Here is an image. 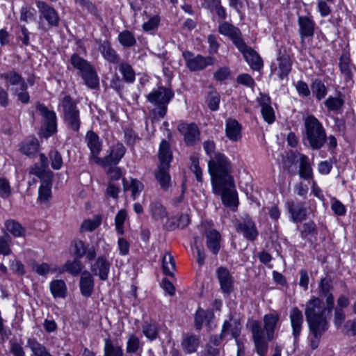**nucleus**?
Masks as SVG:
<instances>
[{
    "label": "nucleus",
    "mask_w": 356,
    "mask_h": 356,
    "mask_svg": "<svg viewBox=\"0 0 356 356\" xmlns=\"http://www.w3.org/2000/svg\"><path fill=\"white\" fill-rule=\"evenodd\" d=\"M101 222L102 218L98 216H95L92 219L85 220L80 227V232L81 233L86 232H92L101 225Z\"/></svg>",
    "instance_id": "obj_47"
},
{
    "label": "nucleus",
    "mask_w": 356,
    "mask_h": 356,
    "mask_svg": "<svg viewBox=\"0 0 356 356\" xmlns=\"http://www.w3.org/2000/svg\"><path fill=\"white\" fill-rule=\"evenodd\" d=\"M49 157L51 162V167L54 170H59L63 165V159L60 154L58 151H52L49 153Z\"/></svg>",
    "instance_id": "obj_63"
},
{
    "label": "nucleus",
    "mask_w": 356,
    "mask_h": 356,
    "mask_svg": "<svg viewBox=\"0 0 356 356\" xmlns=\"http://www.w3.org/2000/svg\"><path fill=\"white\" fill-rule=\"evenodd\" d=\"M344 104V95L339 92L335 97L330 96L325 101V106L328 111H339Z\"/></svg>",
    "instance_id": "obj_36"
},
{
    "label": "nucleus",
    "mask_w": 356,
    "mask_h": 356,
    "mask_svg": "<svg viewBox=\"0 0 356 356\" xmlns=\"http://www.w3.org/2000/svg\"><path fill=\"white\" fill-rule=\"evenodd\" d=\"M70 63L72 66L79 70L81 74L92 66L87 60L76 54L71 56Z\"/></svg>",
    "instance_id": "obj_49"
},
{
    "label": "nucleus",
    "mask_w": 356,
    "mask_h": 356,
    "mask_svg": "<svg viewBox=\"0 0 356 356\" xmlns=\"http://www.w3.org/2000/svg\"><path fill=\"white\" fill-rule=\"evenodd\" d=\"M19 19L21 21L24 22H29V21L33 20L35 19L34 10L27 6L22 7L20 10Z\"/></svg>",
    "instance_id": "obj_62"
},
{
    "label": "nucleus",
    "mask_w": 356,
    "mask_h": 356,
    "mask_svg": "<svg viewBox=\"0 0 356 356\" xmlns=\"http://www.w3.org/2000/svg\"><path fill=\"white\" fill-rule=\"evenodd\" d=\"M29 172L31 175L37 176L42 181L52 180V172L50 170H47L46 168L42 165H38L35 164L29 168Z\"/></svg>",
    "instance_id": "obj_43"
},
{
    "label": "nucleus",
    "mask_w": 356,
    "mask_h": 356,
    "mask_svg": "<svg viewBox=\"0 0 356 356\" xmlns=\"http://www.w3.org/2000/svg\"><path fill=\"white\" fill-rule=\"evenodd\" d=\"M169 168L170 166H158L154 172L155 178L163 191H168L172 186Z\"/></svg>",
    "instance_id": "obj_26"
},
{
    "label": "nucleus",
    "mask_w": 356,
    "mask_h": 356,
    "mask_svg": "<svg viewBox=\"0 0 356 356\" xmlns=\"http://www.w3.org/2000/svg\"><path fill=\"white\" fill-rule=\"evenodd\" d=\"M12 193L10 182L4 177L0 178V197L3 199L8 198Z\"/></svg>",
    "instance_id": "obj_59"
},
{
    "label": "nucleus",
    "mask_w": 356,
    "mask_h": 356,
    "mask_svg": "<svg viewBox=\"0 0 356 356\" xmlns=\"http://www.w3.org/2000/svg\"><path fill=\"white\" fill-rule=\"evenodd\" d=\"M280 320V315L277 313H270L264 315V334L268 337V340L274 339L275 330Z\"/></svg>",
    "instance_id": "obj_25"
},
{
    "label": "nucleus",
    "mask_w": 356,
    "mask_h": 356,
    "mask_svg": "<svg viewBox=\"0 0 356 356\" xmlns=\"http://www.w3.org/2000/svg\"><path fill=\"white\" fill-rule=\"evenodd\" d=\"M51 180L42 181V184L39 188V198L42 201H47L51 195Z\"/></svg>",
    "instance_id": "obj_56"
},
{
    "label": "nucleus",
    "mask_w": 356,
    "mask_h": 356,
    "mask_svg": "<svg viewBox=\"0 0 356 356\" xmlns=\"http://www.w3.org/2000/svg\"><path fill=\"white\" fill-rule=\"evenodd\" d=\"M13 94L17 97V99L22 104H27L30 100V96L27 89H22L20 87H16L13 89Z\"/></svg>",
    "instance_id": "obj_64"
},
{
    "label": "nucleus",
    "mask_w": 356,
    "mask_h": 356,
    "mask_svg": "<svg viewBox=\"0 0 356 356\" xmlns=\"http://www.w3.org/2000/svg\"><path fill=\"white\" fill-rule=\"evenodd\" d=\"M36 6L40 13V17L44 18L49 27H56L59 24L60 18L57 11L42 1H37Z\"/></svg>",
    "instance_id": "obj_12"
},
{
    "label": "nucleus",
    "mask_w": 356,
    "mask_h": 356,
    "mask_svg": "<svg viewBox=\"0 0 356 356\" xmlns=\"http://www.w3.org/2000/svg\"><path fill=\"white\" fill-rule=\"evenodd\" d=\"M305 138L312 149H321L327 141V135L322 123L314 115L304 120Z\"/></svg>",
    "instance_id": "obj_2"
},
{
    "label": "nucleus",
    "mask_w": 356,
    "mask_h": 356,
    "mask_svg": "<svg viewBox=\"0 0 356 356\" xmlns=\"http://www.w3.org/2000/svg\"><path fill=\"white\" fill-rule=\"evenodd\" d=\"M204 236L208 250L213 254H217L220 250V234L214 229H209L205 230Z\"/></svg>",
    "instance_id": "obj_22"
},
{
    "label": "nucleus",
    "mask_w": 356,
    "mask_h": 356,
    "mask_svg": "<svg viewBox=\"0 0 356 356\" xmlns=\"http://www.w3.org/2000/svg\"><path fill=\"white\" fill-rule=\"evenodd\" d=\"M127 218V213L124 209L120 210L115 218V230L118 234H124V223Z\"/></svg>",
    "instance_id": "obj_55"
},
{
    "label": "nucleus",
    "mask_w": 356,
    "mask_h": 356,
    "mask_svg": "<svg viewBox=\"0 0 356 356\" xmlns=\"http://www.w3.org/2000/svg\"><path fill=\"white\" fill-rule=\"evenodd\" d=\"M98 49L102 54L104 59L111 63H118L120 58L117 52L111 47L107 40L99 41Z\"/></svg>",
    "instance_id": "obj_31"
},
{
    "label": "nucleus",
    "mask_w": 356,
    "mask_h": 356,
    "mask_svg": "<svg viewBox=\"0 0 356 356\" xmlns=\"http://www.w3.org/2000/svg\"><path fill=\"white\" fill-rule=\"evenodd\" d=\"M311 88L313 95L318 100L323 99L327 95V88L321 80H314L311 84Z\"/></svg>",
    "instance_id": "obj_46"
},
{
    "label": "nucleus",
    "mask_w": 356,
    "mask_h": 356,
    "mask_svg": "<svg viewBox=\"0 0 356 356\" xmlns=\"http://www.w3.org/2000/svg\"><path fill=\"white\" fill-rule=\"evenodd\" d=\"M158 156L159 159L158 166H170L172 159V153L169 143L165 140L160 143Z\"/></svg>",
    "instance_id": "obj_32"
},
{
    "label": "nucleus",
    "mask_w": 356,
    "mask_h": 356,
    "mask_svg": "<svg viewBox=\"0 0 356 356\" xmlns=\"http://www.w3.org/2000/svg\"><path fill=\"white\" fill-rule=\"evenodd\" d=\"M119 70L126 82L133 83L134 81L135 72L131 65L127 63H122L119 65Z\"/></svg>",
    "instance_id": "obj_48"
},
{
    "label": "nucleus",
    "mask_w": 356,
    "mask_h": 356,
    "mask_svg": "<svg viewBox=\"0 0 356 356\" xmlns=\"http://www.w3.org/2000/svg\"><path fill=\"white\" fill-rule=\"evenodd\" d=\"M83 268L81 262L78 259L67 261L63 266V270L68 272L72 275H79Z\"/></svg>",
    "instance_id": "obj_54"
},
{
    "label": "nucleus",
    "mask_w": 356,
    "mask_h": 356,
    "mask_svg": "<svg viewBox=\"0 0 356 356\" xmlns=\"http://www.w3.org/2000/svg\"><path fill=\"white\" fill-rule=\"evenodd\" d=\"M316 234V225L313 221H309L303 224L302 229L300 232L302 238H306L309 235H314Z\"/></svg>",
    "instance_id": "obj_60"
},
{
    "label": "nucleus",
    "mask_w": 356,
    "mask_h": 356,
    "mask_svg": "<svg viewBox=\"0 0 356 356\" xmlns=\"http://www.w3.org/2000/svg\"><path fill=\"white\" fill-rule=\"evenodd\" d=\"M49 289L54 298H65L67 296V286L62 280H52L49 283Z\"/></svg>",
    "instance_id": "obj_34"
},
{
    "label": "nucleus",
    "mask_w": 356,
    "mask_h": 356,
    "mask_svg": "<svg viewBox=\"0 0 356 356\" xmlns=\"http://www.w3.org/2000/svg\"><path fill=\"white\" fill-rule=\"evenodd\" d=\"M142 350L140 339L135 334H130L127 341L126 350L128 353H136Z\"/></svg>",
    "instance_id": "obj_50"
},
{
    "label": "nucleus",
    "mask_w": 356,
    "mask_h": 356,
    "mask_svg": "<svg viewBox=\"0 0 356 356\" xmlns=\"http://www.w3.org/2000/svg\"><path fill=\"white\" fill-rule=\"evenodd\" d=\"M191 170L195 174L197 181L201 182L202 181V171L199 165V159L196 156H191L190 157Z\"/></svg>",
    "instance_id": "obj_57"
},
{
    "label": "nucleus",
    "mask_w": 356,
    "mask_h": 356,
    "mask_svg": "<svg viewBox=\"0 0 356 356\" xmlns=\"http://www.w3.org/2000/svg\"><path fill=\"white\" fill-rule=\"evenodd\" d=\"M0 79L5 81L6 86H18L22 89H27V83L24 79L15 71H10L0 74Z\"/></svg>",
    "instance_id": "obj_30"
},
{
    "label": "nucleus",
    "mask_w": 356,
    "mask_h": 356,
    "mask_svg": "<svg viewBox=\"0 0 356 356\" xmlns=\"http://www.w3.org/2000/svg\"><path fill=\"white\" fill-rule=\"evenodd\" d=\"M252 333L254 350L259 356H266L268 350V337L264 334L261 323L256 320L252 321L249 324Z\"/></svg>",
    "instance_id": "obj_6"
},
{
    "label": "nucleus",
    "mask_w": 356,
    "mask_h": 356,
    "mask_svg": "<svg viewBox=\"0 0 356 356\" xmlns=\"http://www.w3.org/2000/svg\"><path fill=\"white\" fill-rule=\"evenodd\" d=\"M257 101L261 106V112L264 120L268 124L275 120V111L270 105L271 101L268 95L260 93Z\"/></svg>",
    "instance_id": "obj_19"
},
{
    "label": "nucleus",
    "mask_w": 356,
    "mask_h": 356,
    "mask_svg": "<svg viewBox=\"0 0 356 356\" xmlns=\"http://www.w3.org/2000/svg\"><path fill=\"white\" fill-rule=\"evenodd\" d=\"M64 121L70 129L78 131L81 124L79 111L72 98L68 95L65 96L61 102Z\"/></svg>",
    "instance_id": "obj_5"
},
{
    "label": "nucleus",
    "mask_w": 356,
    "mask_h": 356,
    "mask_svg": "<svg viewBox=\"0 0 356 356\" xmlns=\"http://www.w3.org/2000/svg\"><path fill=\"white\" fill-rule=\"evenodd\" d=\"M182 56L186 62V67L193 72L202 70L207 66L212 65L214 63V58L211 56H194L188 51H184Z\"/></svg>",
    "instance_id": "obj_8"
},
{
    "label": "nucleus",
    "mask_w": 356,
    "mask_h": 356,
    "mask_svg": "<svg viewBox=\"0 0 356 356\" xmlns=\"http://www.w3.org/2000/svg\"><path fill=\"white\" fill-rule=\"evenodd\" d=\"M104 356H124L121 346L114 344L109 339L104 340Z\"/></svg>",
    "instance_id": "obj_44"
},
{
    "label": "nucleus",
    "mask_w": 356,
    "mask_h": 356,
    "mask_svg": "<svg viewBox=\"0 0 356 356\" xmlns=\"http://www.w3.org/2000/svg\"><path fill=\"white\" fill-rule=\"evenodd\" d=\"M299 175L304 179H309L313 177V171L309 162V158L306 155L300 157Z\"/></svg>",
    "instance_id": "obj_37"
},
{
    "label": "nucleus",
    "mask_w": 356,
    "mask_h": 356,
    "mask_svg": "<svg viewBox=\"0 0 356 356\" xmlns=\"http://www.w3.org/2000/svg\"><path fill=\"white\" fill-rule=\"evenodd\" d=\"M163 270L165 274L172 276L175 270V261L170 253H165L163 257Z\"/></svg>",
    "instance_id": "obj_52"
},
{
    "label": "nucleus",
    "mask_w": 356,
    "mask_h": 356,
    "mask_svg": "<svg viewBox=\"0 0 356 356\" xmlns=\"http://www.w3.org/2000/svg\"><path fill=\"white\" fill-rule=\"evenodd\" d=\"M177 129L184 136V142L188 146H193L200 140V133L195 124L182 123L179 124Z\"/></svg>",
    "instance_id": "obj_13"
},
{
    "label": "nucleus",
    "mask_w": 356,
    "mask_h": 356,
    "mask_svg": "<svg viewBox=\"0 0 356 356\" xmlns=\"http://www.w3.org/2000/svg\"><path fill=\"white\" fill-rule=\"evenodd\" d=\"M85 141L90 151V157L96 163H102V159L98 156L102 151V143L97 134L92 131L86 133Z\"/></svg>",
    "instance_id": "obj_11"
},
{
    "label": "nucleus",
    "mask_w": 356,
    "mask_h": 356,
    "mask_svg": "<svg viewBox=\"0 0 356 356\" xmlns=\"http://www.w3.org/2000/svg\"><path fill=\"white\" fill-rule=\"evenodd\" d=\"M236 231L243 234L244 237L254 241L259 232L253 220L248 216L239 221L236 225Z\"/></svg>",
    "instance_id": "obj_18"
},
{
    "label": "nucleus",
    "mask_w": 356,
    "mask_h": 356,
    "mask_svg": "<svg viewBox=\"0 0 356 356\" xmlns=\"http://www.w3.org/2000/svg\"><path fill=\"white\" fill-rule=\"evenodd\" d=\"M126 152V149L122 143H116L111 147L108 155L102 159V165H116L122 159Z\"/></svg>",
    "instance_id": "obj_21"
},
{
    "label": "nucleus",
    "mask_w": 356,
    "mask_h": 356,
    "mask_svg": "<svg viewBox=\"0 0 356 356\" xmlns=\"http://www.w3.org/2000/svg\"><path fill=\"white\" fill-rule=\"evenodd\" d=\"M326 308L318 298H312L305 305V314L308 326L328 327L325 316Z\"/></svg>",
    "instance_id": "obj_4"
},
{
    "label": "nucleus",
    "mask_w": 356,
    "mask_h": 356,
    "mask_svg": "<svg viewBox=\"0 0 356 356\" xmlns=\"http://www.w3.org/2000/svg\"><path fill=\"white\" fill-rule=\"evenodd\" d=\"M173 97V91L165 87H159L147 95V100L154 106L152 111L154 118H163L165 117L168 105Z\"/></svg>",
    "instance_id": "obj_3"
},
{
    "label": "nucleus",
    "mask_w": 356,
    "mask_h": 356,
    "mask_svg": "<svg viewBox=\"0 0 356 356\" xmlns=\"http://www.w3.org/2000/svg\"><path fill=\"white\" fill-rule=\"evenodd\" d=\"M79 285L83 296L89 297L92 295L95 284L93 276L89 271L83 270L81 272Z\"/></svg>",
    "instance_id": "obj_27"
},
{
    "label": "nucleus",
    "mask_w": 356,
    "mask_h": 356,
    "mask_svg": "<svg viewBox=\"0 0 356 356\" xmlns=\"http://www.w3.org/2000/svg\"><path fill=\"white\" fill-rule=\"evenodd\" d=\"M285 205L293 222H300L307 218V208L302 202L288 200Z\"/></svg>",
    "instance_id": "obj_14"
},
{
    "label": "nucleus",
    "mask_w": 356,
    "mask_h": 356,
    "mask_svg": "<svg viewBox=\"0 0 356 356\" xmlns=\"http://www.w3.org/2000/svg\"><path fill=\"white\" fill-rule=\"evenodd\" d=\"M299 33L302 42L305 38H312L314 34L315 22L307 16L298 17Z\"/></svg>",
    "instance_id": "obj_24"
},
{
    "label": "nucleus",
    "mask_w": 356,
    "mask_h": 356,
    "mask_svg": "<svg viewBox=\"0 0 356 356\" xmlns=\"http://www.w3.org/2000/svg\"><path fill=\"white\" fill-rule=\"evenodd\" d=\"M143 334L149 340L154 341L158 336V329L155 323L145 322L142 326Z\"/></svg>",
    "instance_id": "obj_53"
},
{
    "label": "nucleus",
    "mask_w": 356,
    "mask_h": 356,
    "mask_svg": "<svg viewBox=\"0 0 356 356\" xmlns=\"http://www.w3.org/2000/svg\"><path fill=\"white\" fill-rule=\"evenodd\" d=\"M36 110L39 112L42 118L44 131L43 136L48 138L53 135L57 129L56 115L54 111L49 110L44 104H38Z\"/></svg>",
    "instance_id": "obj_7"
},
{
    "label": "nucleus",
    "mask_w": 356,
    "mask_h": 356,
    "mask_svg": "<svg viewBox=\"0 0 356 356\" xmlns=\"http://www.w3.org/2000/svg\"><path fill=\"white\" fill-rule=\"evenodd\" d=\"M292 63L286 54H280L270 65V72L280 79L287 76L291 70Z\"/></svg>",
    "instance_id": "obj_10"
},
{
    "label": "nucleus",
    "mask_w": 356,
    "mask_h": 356,
    "mask_svg": "<svg viewBox=\"0 0 356 356\" xmlns=\"http://www.w3.org/2000/svg\"><path fill=\"white\" fill-rule=\"evenodd\" d=\"M289 319L292 328V335L294 338V343L298 341V337L301 334L304 318L303 315L298 307H293L289 313Z\"/></svg>",
    "instance_id": "obj_17"
},
{
    "label": "nucleus",
    "mask_w": 356,
    "mask_h": 356,
    "mask_svg": "<svg viewBox=\"0 0 356 356\" xmlns=\"http://www.w3.org/2000/svg\"><path fill=\"white\" fill-rule=\"evenodd\" d=\"M237 47L238 49L243 54L245 60L254 70H259L263 67V61L259 54L251 47H248L243 42L241 47Z\"/></svg>",
    "instance_id": "obj_15"
},
{
    "label": "nucleus",
    "mask_w": 356,
    "mask_h": 356,
    "mask_svg": "<svg viewBox=\"0 0 356 356\" xmlns=\"http://www.w3.org/2000/svg\"><path fill=\"white\" fill-rule=\"evenodd\" d=\"M234 188L233 179L230 184L225 182L219 186L218 190L213 189V192L216 195H220L222 203L229 207H236L238 204L237 193Z\"/></svg>",
    "instance_id": "obj_9"
},
{
    "label": "nucleus",
    "mask_w": 356,
    "mask_h": 356,
    "mask_svg": "<svg viewBox=\"0 0 356 356\" xmlns=\"http://www.w3.org/2000/svg\"><path fill=\"white\" fill-rule=\"evenodd\" d=\"M11 252L10 238L8 236H0V254L8 256Z\"/></svg>",
    "instance_id": "obj_61"
},
{
    "label": "nucleus",
    "mask_w": 356,
    "mask_h": 356,
    "mask_svg": "<svg viewBox=\"0 0 356 356\" xmlns=\"http://www.w3.org/2000/svg\"><path fill=\"white\" fill-rule=\"evenodd\" d=\"M111 264L104 255L99 256L95 261L91 264L90 270L94 275H97L101 280H106L110 271Z\"/></svg>",
    "instance_id": "obj_16"
},
{
    "label": "nucleus",
    "mask_w": 356,
    "mask_h": 356,
    "mask_svg": "<svg viewBox=\"0 0 356 356\" xmlns=\"http://www.w3.org/2000/svg\"><path fill=\"white\" fill-rule=\"evenodd\" d=\"M119 42L124 47H130L134 46L136 40L134 34L129 31H123L118 35Z\"/></svg>",
    "instance_id": "obj_51"
},
{
    "label": "nucleus",
    "mask_w": 356,
    "mask_h": 356,
    "mask_svg": "<svg viewBox=\"0 0 356 356\" xmlns=\"http://www.w3.org/2000/svg\"><path fill=\"white\" fill-rule=\"evenodd\" d=\"M20 152L28 156L36 154L39 150V143L37 138H31L24 141L19 149Z\"/></svg>",
    "instance_id": "obj_40"
},
{
    "label": "nucleus",
    "mask_w": 356,
    "mask_h": 356,
    "mask_svg": "<svg viewBox=\"0 0 356 356\" xmlns=\"http://www.w3.org/2000/svg\"><path fill=\"white\" fill-rule=\"evenodd\" d=\"M339 65L341 74L346 81L352 80L353 72L356 70V67L351 63L350 56L346 54H342L339 59Z\"/></svg>",
    "instance_id": "obj_29"
},
{
    "label": "nucleus",
    "mask_w": 356,
    "mask_h": 356,
    "mask_svg": "<svg viewBox=\"0 0 356 356\" xmlns=\"http://www.w3.org/2000/svg\"><path fill=\"white\" fill-rule=\"evenodd\" d=\"M241 324L238 321H225L222 325L221 336L224 337L228 333H230L232 337L236 340L238 339V337L241 334Z\"/></svg>",
    "instance_id": "obj_35"
},
{
    "label": "nucleus",
    "mask_w": 356,
    "mask_h": 356,
    "mask_svg": "<svg viewBox=\"0 0 356 356\" xmlns=\"http://www.w3.org/2000/svg\"><path fill=\"white\" fill-rule=\"evenodd\" d=\"M152 217L156 220H163L166 218L168 213L164 206L159 202L154 201L150 203L149 206Z\"/></svg>",
    "instance_id": "obj_41"
},
{
    "label": "nucleus",
    "mask_w": 356,
    "mask_h": 356,
    "mask_svg": "<svg viewBox=\"0 0 356 356\" xmlns=\"http://www.w3.org/2000/svg\"><path fill=\"white\" fill-rule=\"evenodd\" d=\"M181 345L185 353L191 354L197 350L200 345V339L193 334H186L183 337Z\"/></svg>",
    "instance_id": "obj_33"
},
{
    "label": "nucleus",
    "mask_w": 356,
    "mask_h": 356,
    "mask_svg": "<svg viewBox=\"0 0 356 356\" xmlns=\"http://www.w3.org/2000/svg\"><path fill=\"white\" fill-rule=\"evenodd\" d=\"M218 31L220 34L229 37L236 47L241 46V43L244 42L241 38L240 30L227 22L219 24Z\"/></svg>",
    "instance_id": "obj_20"
},
{
    "label": "nucleus",
    "mask_w": 356,
    "mask_h": 356,
    "mask_svg": "<svg viewBox=\"0 0 356 356\" xmlns=\"http://www.w3.org/2000/svg\"><path fill=\"white\" fill-rule=\"evenodd\" d=\"M221 289L225 293H229L233 289V281L229 270L222 266L216 270Z\"/></svg>",
    "instance_id": "obj_28"
},
{
    "label": "nucleus",
    "mask_w": 356,
    "mask_h": 356,
    "mask_svg": "<svg viewBox=\"0 0 356 356\" xmlns=\"http://www.w3.org/2000/svg\"><path fill=\"white\" fill-rule=\"evenodd\" d=\"M331 209L334 214L339 216H343L346 213V209L344 204L335 197L331 200Z\"/></svg>",
    "instance_id": "obj_58"
},
{
    "label": "nucleus",
    "mask_w": 356,
    "mask_h": 356,
    "mask_svg": "<svg viewBox=\"0 0 356 356\" xmlns=\"http://www.w3.org/2000/svg\"><path fill=\"white\" fill-rule=\"evenodd\" d=\"M309 331L312 336L309 338V346L314 350L318 347L321 338L328 327L309 326Z\"/></svg>",
    "instance_id": "obj_38"
},
{
    "label": "nucleus",
    "mask_w": 356,
    "mask_h": 356,
    "mask_svg": "<svg viewBox=\"0 0 356 356\" xmlns=\"http://www.w3.org/2000/svg\"><path fill=\"white\" fill-rule=\"evenodd\" d=\"M5 227L7 231L15 237H22L25 235V229L15 220H8L5 222Z\"/></svg>",
    "instance_id": "obj_45"
},
{
    "label": "nucleus",
    "mask_w": 356,
    "mask_h": 356,
    "mask_svg": "<svg viewBox=\"0 0 356 356\" xmlns=\"http://www.w3.org/2000/svg\"><path fill=\"white\" fill-rule=\"evenodd\" d=\"M82 78L90 88L94 89L99 86V78L92 66L82 73Z\"/></svg>",
    "instance_id": "obj_42"
},
{
    "label": "nucleus",
    "mask_w": 356,
    "mask_h": 356,
    "mask_svg": "<svg viewBox=\"0 0 356 356\" xmlns=\"http://www.w3.org/2000/svg\"><path fill=\"white\" fill-rule=\"evenodd\" d=\"M225 134L232 142H238L242 138V126L235 119L227 118L225 120Z\"/></svg>",
    "instance_id": "obj_23"
},
{
    "label": "nucleus",
    "mask_w": 356,
    "mask_h": 356,
    "mask_svg": "<svg viewBox=\"0 0 356 356\" xmlns=\"http://www.w3.org/2000/svg\"><path fill=\"white\" fill-rule=\"evenodd\" d=\"M209 172L211 176L212 189L218 190L222 183L230 184L233 179L231 175L232 165L228 158L222 153L214 154L208 163Z\"/></svg>",
    "instance_id": "obj_1"
},
{
    "label": "nucleus",
    "mask_w": 356,
    "mask_h": 356,
    "mask_svg": "<svg viewBox=\"0 0 356 356\" xmlns=\"http://www.w3.org/2000/svg\"><path fill=\"white\" fill-rule=\"evenodd\" d=\"M123 188L124 191H131V196L136 199L143 189V184L137 179H131L130 181L123 179Z\"/></svg>",
    "instance_id": "obj_39"
}]
</instances>
